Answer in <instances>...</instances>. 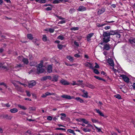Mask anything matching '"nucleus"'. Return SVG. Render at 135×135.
I'll return each instance as SVG.
<instances>
[{
  "mask_svg": "<svg viewBox=\"0 0 135 135\" xmlns=\"http://www.w3.org/2000/svg\"><path fill=\"white\" fill-rule=\"evenodd\" d=\"M5 65H3V64L0 63V68L1 69L7 71L8 70H12L14 71H17L19 70V68L22 66L20 65H17L15 67H12V65L10 64L8 65L7 66H6Z\"/></svg>",
  "mask_w": 135,
  "mask_h": 135,
  "instance_id": "f257e3e1",
  "label": "nucleus"
},
{
  "mask_svg": "<svg viewBox=\"0 0 135 135\" xmlns=\"http://www.w3.org/2000/svg\"><path fill=\"white\" fill-rule=\"evenodd\" d=\"M43 61H41L40 63L38 64L37 68V70L38 73H45L46 72L45 70L42 68L43 67Z\"/></svg>",
  "mask_w": 135,
  "mask_h": 135,
  "instance_id": "f03ea898",
  "label": "nucleus"
},
{
  "mask_svg": "<svg viewBox=\"0 0 135 135\" xmlns=\"http://www.w3.org/2000/svg\"><path fill=\"white\" fill-rule=\"evenodd\" d=\"M18 59H21L22 61L23 62L24 64H27L28 63L29 61L28 59L26 58H25L23 57L22 56H19L18 58Z\"/></svg>",
  "mask_w": 135,
  "mask_h": 135,
  "instance_id": "7ed1b4c3",
  "label": "nucleus"
},
{
  "mask_svg": "<svg viewBox=\"0 0 135 135\" xmlns=\"http://www.w3.org/2000/svg\"><path fill=\"white\" fill-rule=\"evenodd\" d=\"M61 97L65 99H71L75 98L73 96H70V95H63L61 96Z\"/></svg>",
  "mask_w": 135,
  "mask_h": 135,
  "instance_id": "20e7f679",
  "label": "nucleus"
},
{
  "mask_svg": "<svg viewBox=\"0 0 135 135\" xmlns=\"http://www.w3.org/2000/svg\"><path fill=\"white\" fill-rule=\"evenodd\" d=\"M120 77L122 78L123 80L127 83H128L129 81V78L126 75H121Z\"/></svg>",
  "mask_w": 135,
  "mask_h": 135,
  "instance_id": "39448f33",
  "label": "nucleus"
},
{
  "mask_svg": "<svg viewBox=\"0 0 135 135\" xmlns=\"http://www.w3.org/2000/svg\"><path fill=\"white\" fill-rule=\"evenodd\" d=\"M84 65L86 67H89L92 69H94V67L93 66L92 64L89 62H86L85 63H84Z\"/></svg>",
  "mask_w": 135,
  "mask_h": 135,
  "instance_id": "423d86ee",
  "label": "nucleus"
},
{
  "mask_svg": "<svg viewBox=\"0 0 135 135\" xmlns=\"http://www.w3.org/2000/svg\"><path fill=\"white\" fill-rule=\"evenodd\" d=\"M36 84V82L34 81H31L29 82L28 83V86L29 88H31Z\"/></svg>",
  "mask_w": 135,
  "mask_h": 135,
  "instance_id": "0eeeda50",
  "label": "nucleus"
},
{
  "mask_svg": "<svg viewBox=\"0 0 135 135\" xmlns=\"http://www.w3.org/2000/svg\"><path fill=\"white\" fill-rule=\"evenodd\" d=\"M86 10V8L82 6H79V8L77 9L78 11H83Z\"/></svg>",
  "mask_w": 135,
  "mask_h": 135,
  "instance_id": "6e6552de",
  "label": "nucleus"
},
{
  "mask_svg": "<svg viewBox=\"0 0 135 135\" xmlns=\"http://www.w3.org/2000/svg\"><path fill=\"white\" fill-rule=\"evenodd\" d=\"M60 83L64 85H68L69 84V83L67 81L63 79L61 80L60 81Z\"/></svg>",
  "mask_w": 135,
  "mask_h": 135,
  "instance_id": "1a4fd4ad",
  "label": "nucleus"
},
{
  "mask_svg": "<svg viewBox=\"0 0 135 135\" xmlns=\"http://www.w3.org/2000/svg\"><path fill=\"white\" fill-rule=\"evenodd\" d=\"M108 62L112 66H114V62L113 60L111 59H109L108 60Z\"/></svg>",
  "mask_w": 135,
  "mask_h": 135,
  "instance_id": "9d476101",
  "label": "nucleus"
},
{
  "mask_svg": "<svg viewBox=\"0 0 135 135\" xmlns=\"http://www.w3.org/2000/svg\"><path fill=\"white\" fill-rule=\"evenodd\" d=\"M95 110L96 111L97 113L100 116L103 117H106L105 116L103 113L99 109H95Z\"/></svg>",
  "mask_w": 135,
  "mask_h": 135,
  "instance_id": "9b49d317",
  "label": "nucleus"
},
{
  "mask_svg": "<svg viewBox=\"0 0 135 135\" xmlns=\"http://www.w3.org/2000/svg\"><path fill=\"white\" fill-rule=\"evenodd\" d=\"M58 77L59 76L57 75H54L53 76L52 78V81L55 82L57 81L58 80Z\"/></svg>",
  "mask_w": 135,
  "mask_h": 135,
  "instance_id": "f8f14e48",
  "label": "nucleus"
},
{
  "mask_svg": "<svg viewBox=\"0 0 135 135\" xmlns=\"http://www.w3.org/2000/svg\"><path fill=\"white\" fill-rule=\"evenodd\" d=\"M54 94L53 93H51L49 92H47L45 94H43L41 95V97L42 98H45L48 96L53 95Z\"/></svg>",
  "mask_w": 135,
  "mask_h": 135,
  "instance_id": "ddd939ff",
  "label": "nucleus"
},
{
  "mask_svg": "<svg viewBox=\"0 0 135 135\" xmlns=\"http://www.w3.org/2000/svg\"><path fill=\"white\" fill-rule=\"evenodd\" d=\"M94 34V33H91L88 35L87 36V40L88 41H89L91 40L90 38Z\"/></svg>",
  "mask_w": 135,
  "mask_h": 135,
  "instance_id": "4468645a",
  "label": "nucleus"
},
{
  "mask_svg": "<svg viewBox=\"0 0 135 135\" xmlns=\"http://www.w3.org/2000/svg\"><path fill=\"white\" fill-rule=\"evenodd\" d=\"M52 66L51 65H49L47 68V71L48 73H50L52 71Z\"/></svg>",
  "mask_w": 135,
  "mask_h": 135,
  "instance_id": "2eb2a0df",
  "label": "nucleus"
},
{
  "mask_svg": "<svg viewBox=\"0 0 135 135\" xmlns=\"http://www.w3.org/2000/svg\"><path fill=\"white\" fill-rule=\"evenodd\" d=\"M50 80H51L52 77L49 76H46L43 77L41 79L42 80H45L47 79Z\"/></svg>",
  "mask_w": 135,
  "mask_h": 135,
  "instance_id": "dca6fc26",
  "label": "nucleus"
},
{
  "mask_svg": "<svg viewBox=\"0 0 135 135\" xmlns=\"http://www.w3.org/2000/svg\"><path fill=\"white\" fill-rule=\"evenodd\" d=\"M105 9L104 8H102L101 9H99L98 12V13L99 15H100L103 13L105 11Z\"/></svg>",
  "mask_w": 135,
  "mask_h": 135,
  "instance_id": "f3484780",
  "label": "nucleus"
},
{
  "mask_svg": "<svg viewBox=\"0 0 135 135\" xmlns=\"http://www.w3.org/2000/svg\"><path fill=\"white\" fill-rule=\"evenodd\" d=\"M10 112L12 113H15L18 112V109L16 108H13L10 110Z\"/></svg>",
  "mask_w": 135,
  "mask_h": 135,
  "instance_id": "a211bd4d",
  "label": "nucleus"
},
{
  "mask_svg": "<svg viewBox=\"0 0 135 135\" xmlns=\"http://www.w3.org/2000/svg\"><path fill=\"white\" fill-rule=\"evenodd\" d=\"M66 58L71 62H73L74 60L73 57L70 55L67 56Z\"/></svg>",
  "mask_w": 135,
  "mask_h": 135,
  "instance_id": "6ab92c4d",
  "label": "nucleus"
},
{
  "mask_svg": "<svg viewBox=\"0 0 135 135\" xmlns=\"http://www.w3.org/2000/svg\"><path fill=\"white\" fill-rule=\"evenodd\" d=\"M109 37H104L103 38V40L104 42L105 43H107L109 41Z\"/></svg>",
  "mask_w": 135,
  "mask_h": 135,
  "instance_id": "aec40b11",
  "label": "nucleus"
},
{
  "mask_svg": "<svg viewBox=\"0 0 135 135\" xmlns=\"http://www.w3.org/2000/svg\"><path fill=\"white\" fill-rule=\"evenodd\" d=\"M135 39H130L129 40V41L133 45H135Z\"/></svg>",
  "mask_w": 135,
  "mask_h": 135,
  "instance_id": "412c9836",
  "label": "nucleus"
},
{
  "mask_svg": "<svg viewBox=\"0 0 135 135\" xmlns=\"http://www.w3.org/2000/svg\"><path fill=\"white\" fill-rule=\"evenodd\" d=\"M63 1V0H54L53 3L54 4H58L60 3Z\"/></svg>",
  "mask_w": 135,
  "mask_h": 135,
  "instance_id": "4be33fe9",
  "label": "nucleus"
},
{
  "mask_svg": "<svg viewBox=\"0 0 135 135\" xmlns=\"http://www.w3.org/2000/svg\"><path fill=\"white\" fill-rule=\"evenodd\" d=\"M7 118V119H11L12 118V117H11L10 116H8L7 115H6L5 116V115H1V118Z\"/></svg>",
  "mask_w": 135,
  "mask_h": 135,
  "instance_id": "5701e85b",
  "label": "nucleus"
},
{
  "mask_svg": "<svg viewBox=\"0 0 135 135\" xmlns=\"http://www.w3.org/2000/svg\"><path fill=\"white\" fill-rule=\"evenodd\" d=\"M18 106L19 108L23 110H26L27 109V108L25 107L20 104H18Z\"/></svg>",
  "mask_w": 135,
  "mask_h": 135,
  "instance_id": "b1692460",
  "label": "nucleus"
},
{
  "mask_svg": "<svg viewBox=\"0 0 135 135\" xmlns=\"http://www.w3.org/2000/svg\"><path fill=\"white\" fill-rule=\"evenodd\" d=\"M57 46L59 49L61 50L63 47H66V45H61V44H59Z\"/></svg>",
  "mask_w": 135,
  "mask_h": 135,
  "instance_id": "393cba45",
  "label": "nucleus"
},
{
  "mask_svg": "<svg viewBox=\"0 0 135 135\" xmlns=\"http://www.w3.org/2000/svg\"><path fill=\"white\" fill-rule=\"evenodd\" d=\"M110 36V35H116L117 32L115 31H111L109 32Z\"/></svg>",
  "mask_w": 135,
  "mask_h": 135,
  "instance_id": "a878e982",
  "label": "nucleus"
},
{
  "mask_svg": "<svg viewBox=\"0 0 135 135\" xmlns=\"http://www.w3.org/2000/svg\"><path fill=\"white\" fill-rule=\"evenodd\" d=\"M103 36L104 37H110L109 32L108 33L106 32H104L103 33Z\"/></svg>",
  "mask_w": 135,
  "mask_h": 135,
  "instance_id": "bb28decb",
  "label": "nucleus"
},
{
  "mask_svg": "<svg viewBox=\"0 0 135 135\" xmlns=\"http://www.w3.org/2000/svg\"><path fill=\"white\" fill-rule=\"evenodd\" d=\"M86 86L91 89H94L95 88V87L94 85L90 84H88L86 85Z\"/></svg>",
  "mask_w": 135,
  "mask_h": 135,
  "instance_id": "cd10ccee",
  "label": "nucleus"
},
{
  "mask_svg": "<svg viewBox=\"0 0 135 135\" xmlns=\"http://www.w3.org/2000/svg\"><path fill=\"white\" fill-rule=\"evenodd\" d=\"M78 101H79L80 103H83V100L79 97H77L75 98Z\"/></svg>",
  "mask_w": 135,
  "mask_h": 135,
  "instance_id": "c85d7f7f",
  "label": "nucleus"
},
{
  "mask_svg": "<svg viewBox=\"0 0 135 135\" xmlns=\"http://www.w3.org/2000/svg\"><path fill=\"white\" fill-rule=\"evenodd\" d=\"M81 96L84 98H88V93L87 92H85L84 93V94L81 95Z\"/></svg>",
  "mask_w": 135,
  "mask_h": 135,
  "instance_id": "c756f323",
  "label": "nucleus"
},
{
  "mask_svg": "<svg viewBox=\"0 0 135 135\" xmlns=\"http://www.w3.org/2000/svg\"><path fill=\"white\" fill-rule=\"evenodd\" d=\"M110 48V47L109 45L108 44H106L105 45L104 47V49L107 50H109Z\"/></svg>",
  "mask_w": 135,
  "mask_h": 135,
  "instance_id": "7c9ffc66",
  "label": "nucleus"
},
{
  "mask_svg": "<svg viewBox=\"0 0 135 135\" xmlns=\"http://www.w3.org/2000/svg\"><path fill=\"white\" fill-rule=\"evenodd\" d=\"M67 132H68L73 134L74 135H76V133L74 132L73 130L72 129H68L67 130Z\"/></svg>",
  "mask_w": 135,
  "mask_h": 135,
  "instance_id": "2f4dec72",
  "label": "nucleus"
},
{
  "mask_svg": "<svg viewBox=\"0 0 135 135\" xmlns=\"http://www.w3.org/2000/svg\"><path fill=\"white\" fill-rule=\"evenodd\" d=\"M80 120V121H82L84 123L86 124H88V123L89 122L88 121L84 119H81Z\"/></svg>",
  "mask_w": 135,
  "mask_h": 135,
  "instance_id": "473e14b6",
  "label": "nucleus"
},
{
  "mask_svg": "<svg viewBox=\"0 0 135 135\" xmlns=\"http://www.w3.org/2000/svg\"><path fill=\"white\" fill-rule=\"evenodd\" d=\"M42 40L43 41L45 42L47 41V37L46 35H43L42 36Z\"/></svg>",
  "mask_w": 135,
  "mask_h": 135,
  "instance_id": "72a5a7b5",
  "label": "nucleus"
},
{
  "mask_svg": "<svg viewBox=\"0 0 135 135\" xmlns=\"http://www.w3.org/2000/svg\"><path fill=\"white\" fill-rule=\"evenodd\" d=\"M106 24H105V23H101V24H99L98 23H97V25L98 27H102Z\"/></svg>",
  "mask_w": 135,
  "mask_h": 135,
  "instance_id": "f704fd0d",
  "label": "nucleus"
},
{
  "mask_svg": "<svg viewBox=\"0 0 135 135\" xmlns=\"http://www.w3.org/2000/svg\"><path fill=\"white\" fill-rule=\"evenodd\" d=\"M13 84L15 87V88L16 89H17L18 90H20V88L18 86L17 84H15V83H13Z\"/></svg>",
  "mask_w": 135,
  "mask_h": 135,
  "instance_id": "c9c22d12",
  "label": "nucleus"
},
{
  "mask_svg": "<svg viewBox=\"0 0 135 135\" xmlns=\"http://www.w3.org/2000/svg\"><path fill=\"white\" fill-rule=\"evenodd\" d=\"M64 37L62 35H60L57 38L58 39L60 40H62L64 39Z\"/></svg>",
  "mask_w": 135,
  "mask_h": 135,
  "instance_id": "e433bc0d",
  "label": "nucleus"
},
{
  "mask_svg": "<svg viewBox=\"0 0 135 135\" xmlns=\"http://www.w3.org/2000/svg\"><path fill=\"white\" fill-rule=\"evenodd\" d=\"M27 37L29 39L32 40L33 39V37L31 34H28L27 35Z\"/></svg>",
  "mask_w": 135,
  "mask_h": 135,
  "instance_id": "4c0bfd02",
  "label": "nucleus"
},
{
  "mask_svg": "<svg viewBox=\"0 0 135 135\" xmlns=\"http://www.w3.org/2000/svg\"><path fill=\"white\" fill-rule=\"evenodd\" d=\"M94 72L96 74H99V72L98 71V70L97 69H94V68L93 69Z\"/></svg>",
  "mask_w": 135,
  "mask_h": 135,
  "instance_id": "58836bf2",
  "label": "nucleus"
},
{
  "mask_svg": "<svg viewBox=\"0 0 135 135\" xmlns=\"http://www.w3.org/2000/svg\"><path fill=\"white\" fill-rule=\"evenodd\" d=\"M75 10L74 8H71L69 10V12L70 13H72L73 12H75Z\"/></svg>",
  "mask_w": 135,
  "mask_h": 135,
  "instance_id": "ea45409f",
  "label": "nucleus"
},
{
  "mask_svg": "<svg viewBox=\"0 0 135 135\" xmlns=\"http://www.w3.org/2000/svg\"><path fill=\"white\" fill-rule=\"evenodd\" d=\"M36 63L35 62L32 61L30 63V65L31 66H34L36 65Z\"/></svg>",
  "mask_w": 135,
  "mask_h": 135,
  "instance_id": "a19ab883",
  "label": "nucleus"
},
{
  "mask_svg": "<svg viewBox=\"0 0 135 135\" xmlns=\"http://www.w3.org/2000/svg\"><path fill=\"white\" fill-rule=\"evenodd\" d=\"M91 120L92 122L93 123H98V120L95 119H91Z\"/></svg>",
  "mask_w": 135,
  "mask_h": 135,
  "instance_id": "79ce46f5",
  "label": "nucleus"
},
{
  "mask_svg": "<svg viewBox=\"0 0 135 135\" xmlns=\"http://www.w3.org/2000/svg\"><path fill=\"white\" fill-rule=\"evenodd\" d=\"M79 29V28L78 27H73L71 28V30L75 31L78 30Z\"/></svg>",
  "mask_w": 135,
  "mask_h": 135,
  "instance_id": "37998d69",
  "label": "nucleus"
},
{
  "mask_svg": "<svg viewBox=\"0 0 135 135\" xmlns=\"http://www.w3.org/2000/svg\"><path fill=\"white\" fill-rule=\"evenodd\" d=\"M82 130L85 132H90V129L85 128H83Z\"/></svg>",
  "mask_w": 135,
  "mask_h": 135,
  "instance_id": "c03bdc74",
  "label": "nucleus"
},
{
  "mask_svg": "<svg viewBox=\"0 0 135 135\" xmlns=\"http://www.w3.org/2000/svg\"><path fill=\"white\" fill-rule=\"evenodd\" d=\"M94 126L95 127L96 129H97V131L98 132H102V131L100 129L98 128L95 125H94Z\"/></svg>",
  "mask_w": 135,
  "mask_h": 135,
  "instance_id": "a18cd8bd",
  "label": "nucleus"
},
{
  "mask_svg": "<svg viewBox=\"0 0 135 135\" xmlns=\"http://www.w3.org/2000/svg\"><path fill=\"white\" fill-rule=\"evenodd\" d=\"M3 85L5 87L7 88V85L4 82H0V85Z\"/></svg>",
  "mask_w": 135,
  "mask_h": 135,
  "instance_id": "49530a36",
  "label": "nucleus"
},
{
  "mask_svg": "<svg viewBox=\"0 0 135 135\" xmlns=\"http://www.w3.org/2000/svg\"><path fill=\"white\" fill-rule=\"evenodd\" d=\"M12 83L13 84V83H15V84H21V83L20 82L17 81H13L12 82Z\"/></svg>",
  "mask_w": 135,
  "mask_h": 135,
  "instance_id": "de8ad7c7",
  "label": "nucleus"
},
{
  "mask_svg": "<svg viewBox=\"0 0 135 135\" xmlns=\"http://www.w3.org/2000/svg\"><path fill=\"white\" fill-rule=\"evenodd\" d=\"M94 77L96 79H97L98 80H104V79H103L101 78L98 76H95Z\"/></svg>",
  "mask_w": 135,
  "mask_h": 135,
  "instance_id": "09e8293b",
  "label": "nucleus"
},
{
  "mask_svg": "<svg viewBox=\"0 0 135 135\" xmlns=\"http://www.w3.org/2000/svg\"><path fill=\"white\" fill-rule=\"evenodd\" d=\"M66 21L65 20H62L60 21H59L58 22V24H63L64 23H65L66 22Z\"/></svg>",
  "mask_w": 135,
  "mask_h": 135,
  "instance_id": "8fccbe9b",
  "label": "nucleus"
},
{
  "mask_svg": "<svg viewBox=\"0 0 135 135\" xmlns=\"http://www.w3.org/2000/svg\"><path fill=\"white\" fill-rule=\"evenodd\" d=\"M54 29L53 28H49V32L50 33H53L54 31Z\"/></svg>",
  "mask_w": 135,
  "mask_h": 135,
  "instance_id": "3c124183",
  "label": "nucleus"
},
{
  "mask_svg": "<svg viewBox=\"0 0 135 135\" xmlns=\"http://www.w3.org/2000/svg\"><path fill=\"white\" fill-rule=\"evenodd\" d=\"M46 2V0H40L39 1V3H44Z\"/></svg>",
  "mask_w": 135,
  "mask_h": 135,
  "instance_id": "603ef678",
  "label": "nucleus"
},
{
  "mask_svg": "<svg viewBox=\"0 0 135 135\" xmlns=\"http://www.w3.org/2000/svg\"><path fill=\"white\" fill-rule=\"evenodd\" d=\"M114 96L117 98L120 99L121 98L120 95L119 94H117Z\"/></svg>",
  "mask_w": 135,
  "mask_h": 135,
  "instance_id": "864d4df0",
  "label": "nucleus"
},
{
  "mask_svg": "<svg viewBox=\"0 0 135 135\" xmlns=\"http://www.w3.org/2000/svg\"><path fill=\"white\" fill-rule=\"evenodd\" d=\"M26 93L27 95L28 96L30 97L31 96V94L29 91H26Z\"/></svg>",
  "mask_w": 135,
  "mask_h": 135,
  "instance_id": "5fc2aeb1",
  "label": "nucleus"
},
{
  "mask_svg": "<svg viewBox=\"0 0 135 135\" xmlns=\"http://www.w3.org/2000/svg\"><path fill=\"white\" fill-rule=\"evenodd\" d=\"M52 117L51 116H49L47 117V119L49 120H51L52 119Z\"/></svg>",
  "mask_w": 135,
  "mask_h": 135,
  "instance_id": "6e6d98bb",
  "label": "nucleus"
},
{
  "mask_svg": "<svg viewBox=\"0 0 135 135\" xmlns=\"http://www.w3.org/2000/svg\"><path fill=\"white\" fill-rule=\"evenodd\" d=\"M56 130H64L65 131V129L64 128H57L56 129Z\"/></svg>",
  "mask_w": 135,
  "mask_h": 135,
  "instance_id": "4d7b16f0",
  "label": "nucleus"
},
{
  "mask_svg": "<svg viewBox=\"0 0 135 135\" xmlns=\"http://www.w3.org/2000/svg\"><path fill=\"white\" fill-rule=\"evenodd\" d=\"M88 125L87 126V127L92 128L93 127V126L90 124L89 122L88 123V124H87Z\"/></svg>",
  "mask_w": 135,
  "mask_h": 135,
  "instance_id": "13d9d810",
  "label": "nucleus"
},
{
  "mask_svg": "<svg viewBox=\"0 0 135 135\" xmlns=\"http://www.w3.org/2000/svg\"><path fill=\"white\" fill-rule=\"evenodd\" d=\"M74 56L75 57L77 58L79 57L80 56V55L78 54H75V55H74Z\"/></svg>",
  "mask_w": 135,
  "mask_h": 135,
  "instance_id": "bf43d9fd",
  "label": "nucleus"
},
{
  "mask_svg": "<svg viewBox=\"0 0 135 135\" xmlns=\"http://www.w3.org/2000/svg\"><path fill=\"white\" fill-rule=\"evenodd\" d=\"M110 26H105V27L104 28L105 30H108V29H110Z\"/></svg>",
  "mask_w": 135,
  "mask_h": 135,
  "instance_id": "052dcab7",
  "label": "nucleus"
},
{
  "mask_svg": "<svg viewBox=\"0 0 135 135\" xmlns=\"http://www.w3.org/2000/svg\"><path fill=\"white\" fill-rule=\"evenodd\" d=\"M52 9V7H47L46 8V9L47 11H49L51 10Z\"/></svg>",
  "mask_w": 135,
  "mask_h": 135,
  "instance_id": "680f3d73",
  "label": "nucleus"
},
{
  "mask_svg": "<svg viewBox=\"0 0 135 135\" xmlns=\"http://www.w3.org/2000/svg\"><path fill=\"white\" fill-rule=\"evenodd\" d=\"M95 65L94 67V68H99V66L98 65V64L96 62L95 63Z\"/></svg>",
  "mask_w": 135,
  "mask_h": 135,
  "instance_id": "e2e57ef3",
  "label": "nucleus"
},
{
  "mask_svg": "<svg viewBox=\"0 0 135 135\" xmlns=\"http://www.w3.org/2000/svg\"><path fill=\"white\" fill-rule=\"evenodd\" d=\"M19 112L20 114H22V115L26 114V113L22 111H20Z\"/></svg>",
  "mask_w": 135,
  "mask_h": 135,
  "instance_id": "0e129e2a",
  "label": "nucleus"
},
{
  "mask_svg": "<svg viewBox=\"0 0 135 135\" xmlns=\"http://www.w3.org/2000/svg\"><path fill=\"white\" fill-rule=\"evenodd\" d=\"M112 69H113V71L115 73H116L117 71V70L116 69L114 68V66H112Z\"/></svg>",
  "mask_w": 135,
  "mask_h": 135,
  "instance_id": "69168bd1",
  "label": "nucleus"
},
{
  "mask_svg": "<svg viewBox=\"0 0 135 135\" xmlns=\"http://www.w3.org/2000/svg\"><path fill=\"white\" fill-rule=\"evenodd\" d=\"M98 105L99 107H101L102 105L103 104L102 103V102H98Z\"/></svg>",
  "mask_w": 135,
  "mask_h": 135,
  "instance_id": "338daca9",
  "label": "nucleus"
},
{
  "mask_svg": "<svg viewBox=\"0 0 135 135\" xmlns=\"http://www.w3.org/2000/svg\"><path fill=\"white\" fill-rule=\"evenodd\" d=\"M74 44L76 45V46H79V44H78V42H77L76 41H75L74 42Z\"/></svg>",
  "mask_w": 135,
  "mask_h": 135,
  "instance_id": "774afa93",
  "label": "nucleus"
}]
</instances>
